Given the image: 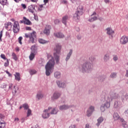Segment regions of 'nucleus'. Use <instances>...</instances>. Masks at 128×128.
<instances>
[{"instance_id":"obj_22","label":"nucleus","mask_w":128,"mask_h":128,"mask_svg":"<svg viewBox=\"0 0 128 128\" xmlns=\"http://www.w3.org/2000/svg\"><path fill=\"white\" fill-rule=\"evenodd\" d=\"M72 49H70L69 50V52L67 54V55L66 56V58L65 59L66 62H68V60L70 58V56H72Z\"/></svg>"},{"instance_id":"obj_28","label":"nucleus","mask_w":128,"mask_h":128,"mask_svg":"<svg viewBox=\"0 0 128 128\" xmlns=\"http://www.w3.org/2000/svg\"><path fill=\"white\" fill-rule=\"evenodd\" d=\"M15 78L16 80L20 82V72H16V74H14Z\"/></svg>"},{"instance_id":"obj_37","label":"nucleus","mask_w":128,"mask_h":128,"mask_svg":"<svg viewBox=\"0 0 128 128\" xmlns=\"http://www.w3.org/2000/svg\"><path fill=\"white\" fill-rule=\"evenodd\" d=\"M22 106H23L24 110H26L30 109V108H29L28 104L26 103H24V104H23Z\"/></svg>"},{"instance_id":"obj_14","label":"nucleus","mask_w":128,"mask_h":128,"mask_svg":"<svg viewBox=\"0 0 128 128\" xmlns=\"http://www.w3.org/2000/svg\"><path fill=\"white\" fill-rule=\"evenodd\" d=\"M98 20V17L96 16V12H94L90 16L88 20V22H94V20Z\"/></svg>"},{"instance_id":"obj_29","label":"nucleus","mask_w":128,"mask_h":128,"mask_svg":"<svg viewBox=\"0 0 128 128\" xmlns=\"http://www.w3.org/2000/svg\"><path fill=\"white\" fill-rule=\"evenodd\" d=\"M98 122L96 124V126H100V124L104 122V117L100 116L97 120Z\"/></svg>"},{"instance_id":"obj_51","label":"nucleus","mask_w":128,"mask_h":128,"mask_svg":"<svg viewBox=\"0 0 128 128\" xmlns=\"http://www.w3.org/2000/svg\"><path fill=\"white\" fill-rule=\"evenodd\" d=\"M18 42L20 44H22V37L20 36L18 38Z\"/></svg>"},{"instance_id":"obj_59","label":"nucleus","mask_w":128,"mask_h":128,"mask_svg":"<svg viewBox=\"0 0 128 128\" xmlns=\"http://www.w3.org/2000/svg\"><path fill=\"white\" fill-rule=\"evenodd\" d=\"M44 4H43V6H46L48 2V0H44Z\"/></svg>"},{"instance_id":"obj_12","label":"nucleus","mask_w":128,"mask_h":128,"mask_svg":"<svg viewBox=\"0 0 128 128\" xmlns=\"http://www.w3.org/2000/svg\"><path fill=\"white\" fill-rule=\"evenodd\" d=\"M106 34L108 36H110V38L112 39L114 38V31L110 28H108L106 29Z\"/></svg>"},{"instance_id":"obj_17","label":"nucleus","mask_w":128,"mask_h":128,"mask_svg":"<svg viewBox=\"0 0 128 128\" xmlns=\"http://www.w3.org/2000/svg\"><path fill=\"white\" fill-rule=\"evenodd\" d=\"M128 42V36H124L120 38V44H126Z\"/></svg>"},{"instance_id":"obj_20","label":"nucleus","mask_w":128,"mask_h":128,"mask_svg":"<svg viewBox=\"0 0 128 128\" xmlns=\"http://www.w3.org/2000/svg\"><path fill=\"white\" fill-rule=\"evenodd\" d=\"M54 36L58 38H64V35L60 32H56L54 33Z\"/></svg>"},{"instance_id":"obj_56","label":"nucleus","mask_w":128,"mask_h":128,"mask_svg":"<svg viewBox=\"0 0 128 128\" xmlns=\"http://www.w3.org/2000/svg\"><path fill=\"white\" fill-rule=\"evenodd\" d=\"M5 72H6V74H8V76H10V77L12 76V74H10V72H8V71L6 70Z\"/></svg>"},{"instance_id":"obj_43","label":"nucleus","mask_w":128,"mask_h":128,"mask_svg":"<svg viewBox=\"0 0 128 128\" xmlns=\"http://www.w3.org/2000/svg\"><path fill=\"white\" fill-rule=\"evenodd\" d=\"M89 60L92 62V64H94V60H96V58L94 56H90L89 58Z\"/></svg>"},{"instance_id":"obj_35","label":"nucleus","mask_w":128,"mask_h":128,"mask_svg":"<svg viewBox=\"0 0 128 128\" xmlns=\"http://www.w3.org/2000/svg\"><path fill=\"white\" fill-rule=\"evenodd\" d=\"M30 50H31L30 52H33L34 54H36V45L32 46L31 47Z\"/></svg>"},{"instance_id":"obj_11","label":"nucleus","mask_w":128,"mask_h":128,"mask_svg":"<svg viewBox=\"0 0 128 128\" xmlns=\"http://www.w3.org/2000/svg\"><path fill=\"white\" fill-rule=\"evenodd\" d=\"M74 106L72 104H70V105L63 104L59 106V110H68V108H74Z\"/></svg>"},{"instance_id":"obj_42","label":"nucleus","mask_w":128,"mask_h":128,"mask_svg":"<svg viewBox=\"0 0 128 128\" xmlns=\"http://www.w3.org/2000/svg\"><path fill=\"white\" fill-rule=\"evenodd\" d=\"M112 57L114 62H117L118 60V55L114 54L112 56Z\"/></svg>"},{"instance_id":"obj_57","label":"nucleus","mask_w":128,"mask_h":128,"mask_svg":"<svg viewBox=\"0 0 128 128\" xmlns=\"http://www.w3.org/2000/svg\"><path fill=\"white\" fill-rule=\"evenodd\" d=\"M26 30H32V28L30 26H26Z\"/></svg>"},{"instance_id":"obj_48","label":"nucleus","mask_w":128,"mask_h":128,"mask_svg":"<svg viewBox=\"0 0 128 128\" xmlns=\"http://www.w3.org/2000/svg\"><path fill=\"white\" fill-rule=\"evenodd\" d=\"M8 85L6 83H4L1 85V88H6Z\"/></svg>"},{"instance_id":"obj_46","label":"nucleus","mask_w":128,"mask_h":128,"mask_svg":"<svg viewBox=\"0 0 128 128\" xmlns=\"http://www.w3.org/2000/svg\"><path fill=\"white\" fill-rule=\"evenodd\" d=\"M32 114V110L30 109H28L27 112V116H26L28 118Z\"/></svg>"},{"instance_id":"obj_33","label":"nucleus","mask_w":128,"mask_h":128,"mask_svg":"<svg viewBox=\"0 0 128 128\" xmlns=\"http://www.w3.org/2000/svg\"><path fill=\"white\" fill-rule=\"evenodd\" d=\"M113 118L114 120H118L120 119V116L118 115V114L114 112L113 115Z\"/></svg>"},{"instance_id":"obj_34","label":"nucleus","mask_w":128,"mask_h":128,"mask_svg":"<svg viewBox=\"0 0 128 128\" xmlns=\"http://www.w3.org/2000/svg\"><path fill=\"white\" fill-rule=\"evenodd\" d=\"M34 56H36L35 53H33L30 52V55L29 56V59L30 60H34Z\"/></svg>"},{"instance_id":"obj_2","label":"nucleus","mask_w":128,"mask_h":128,"mask_svg":"<svg viewBox=\"0 0 128 128\" xmlns=\"http://www.w3.org/2000/svg\"><path fill=\"white\" fill-rule=\"evenodd\" d=\"M79 70L82 72H92L94 69L92 64L90 62H86L79 66Z\"/></svg>"},{"instance_id":"obj_8","label":"nucleus","mask_w":128,"mask_h":128,"mask_svg":"<svg viewBox=\"0 0 128 128\" xmlns=\"http://www.w3.org/2000/svg\"><path fill=\"white\" fill-rule=\"evenodd\" d=\"M50 110H52V107H48V109L44 110V112L42 114V117L44 118H50Z\"/></svg>"},{"instance_id":"obj_38","label":"nucleus","mask_w":128,"mask_h":128,"mask_svg":"<svg viewBox=\"0 0 128 128\" xmlns=\"http://www.w3.org/2000/svg\"><path fill=\"white\" fill-rule=\"evenodd\" d=\"M28 116H26L25 117H22L21 119H20V121H21V123L22 124H24V122H26V120H28Z\"/></svg>"},{"instance_id":"obj_1","label":"nucleus","mask_w":128,"mask_h":128,"mask_svg":"<svg viewBox=\"0 0 128 128\" xmlns=\"http://www.w3.org/2000/svg\"><path fill=\"white\" fill-rule=\"evenodd\" d=\"M104 98V104L100 106V110L102 112L106 111V108H110V102L112 101V98H110V95L106 93H103Z\"/></svg>"},{"instance_id":"obj_4","label":"nucleus","mask_w":128,"mask_h":128,"mask_svg":"<svg viewBox=\"0 0 128 128\" xmlns=\"http://www.w3.org/2000/svg\"><path fill=\"white\" fill-rule=\"evenodd\" d=\"M84 6H80L77 8V10L75 14L73 16V20L74 22H78L81 16L84 14Z\"/></svg>"},{"instance_id":"obj_7","label":"nucleus","mask_w":128,"mask_h":128,"mask_svg":"<svg viewBox=\"0 0 128 128\" xmlns=\"http://www.w3.org/2000/svg\"><path fill=\"white\" fill-rule=\"evenodd\" d=\"M24 36V38H30V42L32 44L34 43V39L36 38V32L35 31H33L32 33H29L28 34L26 33Z\"/></svg>"},{"instance_id":"obj_3","label":"nucleus","mask_w":128,"mask_h":128,"mask_svg":"<svg viewBox=\"0 0 128 128\" xmlns=\"http://www.w3.org/2000/svg\"><path fill=\"white\" fill-rule=\"evenodd\" d=\"M56 62H54V59L52 58L50 60L46 65V74L47 76H50V74L54 72V66Z\"/></svg>"},{"instance_id":"obj_55","label":"nucleus","mask_w":128,"mask_h":128,"mask_svg":"<svg viewBox=\"0 0 128 128\" xmlns=\"http://www.w3.org/2000/svg\"><path fill=\"white\" fill-rule=\"evenodd\" d=\"M0 4H2V6H6V1H4V0H2L0 2Z\"/></svg>"},{"instance_id":"obj_31","label":"nucleus","mask_w":128,"mask_h":128,"mask_svg":"<svg viewBox=\"0 0 128 128\" xmlns=\"http://www.w3.org/2000/svg\"><path fill=\"white\" fill-rule=\"evenodd\" d=\"M62 73L60 72H56L54 73V76L56 78H60Z\"/></svg>"},{"instance_id":"obj_24","label":"nucleus","mask_w":128,"mask_h":128,"mask_svg":"<svg viewBox=\"0 0 128 128\" xmlns=\"http://www.w3.org/2000/svg\"><path fill=\"white\" fill-rule=\"evenodd\" d=\"M68 20V16L66 15L62 17V22L64 24V26H66Z\"/></svg>"},{"instance_id":"obj_23","label":"nucleus","mask_w":128,"mask_h":128,"mask_svg":"<svg viewBox=\"0 0 128 128\" xmlns=\"http://www.w3.org/2000/svg\"><path fill=\"white\" fill-rule=\"evenodd\" d=\"M36 98L38 100H42V98H44V94H42V92L41 90L38 91L37 92Z\"/></svg>"},{"instance_id":"obj_26","label":"nucleus","mask_w":128,"mask_h":128,"mask_svg":"<svg viewBox=\"0 0 128 128\" xmlns=\"http://www.w3.org/2000/svg\"><path fill=\"white\" fill-rule=\"evenodd\" d=\"M50 110H52L50 112V114H56L58 112V109L56 108H52Z\"/></svg>"},{"instance_id":"obj_39","label":"nucleus","mask_w":128,"mask_h":128,"mask_svg":"<svg viewBox=\"0 0 128 128\" xmlns=\"http://www.w3.org/2000/svg\"><path fill=\"white\" fill-rule=\"evenodd\" d=\"M111 78H116V72H112L110 75Z\"/></svg>"},{"instance_id":"obj_58","label":"nucleus","mask_w":128,"mask_h":128,"mask_svg":"<svg viewBox=\"0 0 128 128\" xmlns=\"http://www.w3.org/2000/svg\"><path fill=\"white\" fill-rule=\"evenodd\" d=\"M4 116L2 114H0V120H4Z\"/></svg>"},{"instance_id":"obj_19","label":"nucleus","mask_w":128,"mask_h":128,"mask_svg":"<svg viewBox=\"0 0 128 128\" xmlns=\"http://www.w3.org/2000/svg\"><path fill=\"white\" fill-rule=\"evenodd\" d=\"M4 27L7 30H11L12 28V23L10 22H6L4 24Z\"/></svg>"},{"instance_id":"obj_5","label":"nucleus","mask_w":128,"mask_h":128,"mask_svg":"<svg viewBox=\"0 0 128 128\" xmlns=\"http://www.w3.org/2000/svg\"><path fill=\"white\" fill-rule=\"evenodd\" d=\"M109 96H110V98H112V100L116 98V100L114 102V108H120V106H122V102L120 101H118V98H120V96H118V94H116V93H112V92H110V94H108Z\"/></svg>"},{"instance_id":"obj_41","label":"nucleus","mask_w":128,"mask_h":128,"mask_svg":"<svg viewBox=\"0 0 128 128\" xmlns=\"http://www.w3.org/2000/svg\"><path fill=\"white\" fill-rule=\"evenodd\" d=\"M12 56L14 60H18V56H16V54L14 52L12 53Z\"/></svg>"},{"instance_id":"obj_30","label":"nucleus","mask_w":128,"mask_h":128,"mask_svg":"<svg viewBox=\"0 0 128 128\" xmlns=\"http://www.w3.org/2000/svg\"><path fill=\"white\" fill-rule=\"evenodd\" d=\"M120 120L122 122V126L124 128H128V124L126 123V122L124 121V118H120Z\"/></svg>"},{"instance_id":"obj_53","label":"nucleus","mask_w":128,"mask_h":128,"mask_svg":"<svg viewBox=\"0 0 128 128\" xmlns=\"http://www.w3.org/2000/svg\"><path fill=\"white\" fill-rule=\"evenodd\" d=\"M4 32L1 30L0 32V42H2V33Z\"/></svg>"},{"instance_id":"obj_52","label":"nucleus","mask_w":128,"mask_h":128,"mask_svg":"<svg viewBox=\"0 0 128 128\" xmlns=\"http://www.w3.org/2000/svg\"><path fill=\"white\" fill-rule=\"evenodd\" d=\"M0 58H1L4 60H8V58H6V55H4V54H1Z\"/></svg>"},{"instance_id":"obj_64","label":"nucleus","mask_w":128,"mask_h":128,"mask_svg":"<svg viewBox=\"0 0 128 128\" xmlns=\"http://www.w3.org/2000/svg\"><path fill=\"white\" fill-rule=\"evenodd\" d=\"M124 114H126V116H128V109L124 111Z\"/></svg>"},{"instance_id":"obj_49","label":"nucleus","mask_w":128,"mask_h":128,"mask_svg":"<svg viewBox=\"0 0 128 128\" xmlns=\"http://www.w3.org/2000/svg\"><path fill=\"white\" fill-rule=\"evenodd\" d=\"M20 118H15L14 119V122H15V124H19L20 122Z\"/></svg>"},{"instance_id":"obj_25","label":"nucleus","mask_w":128,"mask_h":128,"mask_svg":"<svg viewBox=\"0 0 128 128\" xmlns=\"http://www.w3.org/2000/svg\"><path fill=\"white\" fill-rule=\"evenodd\" d=\"M103 58L104 62H108V60H110V53L108 52L105 54H104Z\"/></svg>"},{"instance_id":"obj_13","label":"nucleus","mask_w":128,"mask_h":128,"mask_svg":"<svg viewBox=\"0 0 128 128\" xmlns=\"http://www.w3.org/2000/svg\"><path fill=\"white\" fill-rule=\"evenodd\" d=\"M60 96H62L60 92L56 91L54 93L53 95L51 97V99L52 100H58V98H60Z\"/></svg>"},{"instance_id":"obj_36","label":"nucleus","mask_w":128,"mask_h":128,"mask_svg":"<svg viewBox=\"0 0 128 128\" xmlns=\"http://www.w3.org/2000/svg\"><path fill=\"white\" fill-rule=\"evenodd\" d=\"M99 82H104L106 80V76L104 75L99 76L98 78Z\"/></svg>"},{"instance_id":"obj_61","label":"nucleus","mask_w":128,"mask_h":128,"mask_svg":"<svg viewBox=\"0 0 128 128\" xmlns=\"http://www.w3.org/2000/svg\"><path fill=\"white\" fill-rule=\"evenodd\" d=\"M69 128H76V124H72L70 126H69Z\"/></svg>"},{"instance_id":"obj_6","label":"nucleus","mask_w":128,"mask_h":128,"mask_svg":"<svg viewBox=\"0 0 128 128\" xmlns=\"http://www.w3.org/2000/svg\"><path fill=\"white\" fill-rule=\"evenodd\" d=\"M62 46H60V44L56 45V46L54 48V50L56 52L54 53V58L57 64H58V62H60V54Z\"/></svg>"},{"instance_id":"obj_60","label":"nucleus","mask_w":128,"mask_h":128,"mask_svg":"<svg viewBox=\"0 0 128 128\" xmlns=\"http://www.w3.org/2000/svg\"><path fill=\"white\" fill-rule=\"evenodd\" d=\"M21 6H22V8H24V10L25 8H26V4H22Z\"/></svg>"},{"instance_id":"obj_62","label":"nucleus","mask_w":128,"mask_h":128,"mask_svg":"<svg viewBox=\"0 0 128 128\" xmlns=\"http://www.w3.org/2000/svg\"><path fill=\"white\" fill-rule=\"evenodd\" d=\"M125 76H126V78H128V70H126Z\"/></svg>"},{"instance_id":"obj_21","label":"nucleus","mask_w":128,"mask_h":128,"mask_svg":"<svg viewBox=\"0 0 128 128\" xmlns=\"http://www.w3.org/2000/svg\"><path fill=\"white\" fill-rule=\"evenodd\" d=\"M28 10L30 12H32L33 14H34V12H36V8L34 7V5L31 4L28 7Z\"/></svg>"},{"instance_id":"obj_10","label":"nucleus","mask_w":128,"mask_h":128,"mask_svg":"<svg viewBox=\"0 0 128 128\" xmlns=\"http://www.w3.org/2000/svg\"><path fill=\"white\" fill-rule=\"evenodd\" d=\"M8 90H12L13 94H16L18 92V90L16 88V86L14 84L10 83L8 84Z\"/></svg>"},{"instance_id":"obj_16","label":"nucleus","mask_w":128,"mask_h":128,"mask_svg":"<svg viewBox=\"0 0 128 128\" xmlns=\"http://www.w3.org/2000/svg\"><path fill=\"white\" fill-rule=\"evenodd\" d=\"M94 112V106H90V108L88 109L86 112V116H90L92 113Z\"/></svg>"},{"instance_id":"obj_50","label":"nucleus","mask_w":128,"mask_h":128,"mask_svg":"<svg viewBox=\"0 0 128 128\" xmlns=\"http://www.w3.org/2000/svg\"><path fill=\"white\" fill-rule=\"evenodd\" d=\"M6 124H4V122H0V128H4Z\"/></svg>"},{"instance_id":"obj_18","label":"nucleus","mask_w":128,"mask_h":128,"mask_svg":"<svg viewBox=\"0 0 128 128\" xmlns=\"http://www.w3.org/2000/svg\"><path fill=\"white\" fill-rule=\"evenodd\" d=\"M50 28H51L50 26L46 25L45 28L44 30V34H46V36L50 35Z\"/></svg>"},{"instance_id":"obj_32","label":"nucleus","mask_w":128,"mask_h":128,"mask_svg":"<svg viewBox=\"0 0 128 128\" xmlns=\"http://www.w3.org/2000/svg\"><path fill=\"white\" fill-rule=\"evenodd\" d=\"M38 42H40V44H48V42H50V41L44 40L42 38H40L38 39Z\"/></svg>"},{"instance_id":"obj_63","label":"nucleus","mask_w":128,"mask_h":128,"mask_svg":"<svg viewBox=\"0 0 128 128\" xmlns=\"http://www.w3.org/2000/svg\"><path fill=\"white\" fill-rule=\"evenodd\" d=\"M85 128H92V127L90 126V124H86Z\"/></svg>"},{"instance_id":"obj_15","label":"nucleus","mask_w":128,"mask_h":128,"mask_svg":"<svg viewBox=\"0 0 128 128\" xmlns=\"http://www.w3.org/2000/svg\"><path fill=\"white\" fill-rule=\"evenodd\" d=\"M56 82L58 88H66V84L64 81L57 80Z\"/></svg>"},{"instance_id":"obj_27","label":"nucleus","mask_w":128,"mask_h":128,"mask_svg":"<svg viewBox=\"0 0 128 128\" xmlns=\"http://www.w3.org/2000/svg\"><path fill=\"white\" fill-rule=\"evenodd\" d=\"M23 22L25 24H27L28 26H30L32 24V22L30 20L26 18V17L23 18Z\"/></svg>"},{"instance_id":"obj_45","label":"nucleus","mask_w":128,"mask_h":128,"mask_svg":"<svg viewBox=\"0 0 128 128\" xmlns=\"http://www.w3.org/2000/svg\"><path fill=\"white\" fill-rule=\"evenodd\" d=\"M6 62H4V66L6 68V66H8L10 64V62L8 61V59L6 60Z\"/></svg>"},{"instance_id":"obj_40","label":"nucleus","mask_w":128,"mask_h":128,"mask_svg":"<svg viewBox=\"0 0 128 128\" xmlns=\"http://www.w3.org/2000/svg\"><path fill=\"white\" fill-rule=\"evenodd\" d=\"M29 72L30 76H33V74H36V71L34 70H30L29 71Z\"/></svg>"},{"instance_id":"obj_47","label":"nucleus","mask_w":128,"mask_h":128,"mask_svg":"<svg viewBox=\"0 0 128 128\" xmlns=\"http://www.w3.org/2000/svg\"><path fill=\"white\" fill-rule=\"evenodd\" d=\"M42 8H44V4H40L38 8V10L42 12L43 10Z\"/></svg>"},{"instance_id":"obj_54","label":"nucleus","mask_w":128,"mask_h":128,"mask_svg":"<svg viewBox=\"0 0 128 128\" xmlns=\"http://www.w3.org/2000/svg\"><path fill=\"white\" fill-rule=\"evenodd\" d=\"M55 24H60V20L58 19H56L54 20Z\"/></svg>"},{"instance_id":"obj_44","label":"nucleus","mask_w":128,"mask_h":128,"mask_svg":"<svg viewBox=\"0 0 128 128\" xmlns=\"http://www.w3.org/2000/svg\"><path fill=\"white\" fill-rule=\"evenodd\" d=\"M121 100L122 102H126V100H128V99H126L125 96H122Z\"/></svg>"},{"instance_id":"obj_9","label":"nucleus","mask_w":128,"mask_h":128,"mask_svg":"<svg viewBox=\"0 0 128 128\" xmlns=\"http://www.w3.org/2000/svg\"><path fill=\"white\" fill-rule=\"evenodd\" d=\"M12 30L14 34H18L20 32V24L18 22H14L13 24Z\"/></svg>"}]
</instances>
